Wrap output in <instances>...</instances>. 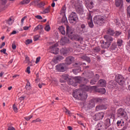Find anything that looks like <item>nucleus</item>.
<instances>
[{"mask_svg": "<svg viewBox=\"0 0 130 130\" xmlns=\"http://www.w3.org/2000/svg\"><path fill=\"white\" fill-rule=\"evenodd\" d=\"M93 22L96 25L102 26V25L105 23L104 16L102 15H96L93 18Z\"/></svg>", "mask_w": 130, "mask_h": 130, "instance_id": "obj_1", "label": "nucleus"}, {"mask_svg": "<svg viewBox=\"0 0 130 130\" xmlns=\"http://www.w3.org/2000/svg\"><path fill=\"white\" fill-rule=\"evenodd\" d=\"M78 15H77V13L75 12H72L69 15L68 20L70 24L75 25L77 23V21H78Z\"/></svg>", "mask_w": 130, "mask_h": 130, "instance_id": "obj_2", "label": "nucleus"}, {"mask_svg": "<svg viewBox=\"0 0 130 130\" xmlns=\"http://www.w3.org/2000/svg\"><path fill=\"white\" fill-rule=\"evenodd\" d=\"M73 96L74 98H76V99H80V100H86L87 98H88V94L87 93H77V91L74 92V93H73Z\"/></svg>", "mask_w": 130, "mask_h": 130, "instance_id": "obj_3", "label": "nucleus"}, {"mask_svg": "<svg viewBox=\"0 0 130 130\" xmlns=\"http://www.w3.org/2000/svg\"><path fill=\"white\" fill-rule=\"evenodd\" d=\"M115 80L120 86H123L124 85V77L122 75L119 74L116 75Z\"/></svg>", "mask_w": 130, "mask_h": 130, "instance_id": "obj_4", "label": "nucleus"}, {"mask_svg": "<svg viewBox=\"0 0 130 130\" xmlns=\"http://www.w3.org/2000/svg\"><path fill=\"white\" fill-rule=\"evenodd\" d=\"M57 46H58V44L56 43L50 47V52L53 54H58V52H59V49L58 48H56Z\"/></svg>", "mask_w": 130, "mask_h": 130, "instance_id": "obj_5", "label": "nucleus"}, {"mask_svg": "<svg viewBox=\"0 0 130 130\" xmlns=\"http://www.w3.org/2000/svg\"><path fill=\"white\" fill-rule=\"evenodd\" d=\"M56 69L58 72L63 73L66 71V63H61L56 66Z\"/></svg>", "mask_w": 130, "mask_h": 130, "instance_id": "obj_6", "label": "nucleus"}, {"mask_svg": "<svg viewBox=\"0 0 130 130\" xmlns=\"http://www.w3.org/2000/svg\"><path fill=\"white\" fill-rule=\"evenodd\" d=\"M74 32H75V29L69 27V25L66 26V34L69 36V37H72L74 35Z\"/></svg>", "mask_w": 130, "mask_h": 130, "instance_id": "obj_7", "label": "nucleus"}, {"mask_svg": "<svg viewBox=\"0 0 130 130\" xmlns=\"http://www.w3.org/2000/svg\"><path fill=\"white\" fill-rule=\"evenodd\" d=\"M104 115L105 114L103 112L98 113L93 116V119L94 120H100V119H103Z\"/></svg>", "mask_w": 130, "mask_h": 130, "instance_id": "obj_8", "label": "nucleus"}, {"mask_svg": "<svg viewBox=\"0 0 130 130\" xmlns=\"http://www.w3.org/2000/svg\"><path fill=\"white\" fill-rule=\"evenodd\" d=\"M74 80L76 83H79V84H81L82 81H85L86 84L89 83V80L85 78L81 77L80 76L75 77L74 78Z\"/></svg>", "mask_w": 130, "mask_h": 130, "instance_id": "obj_9", "label": "nucleus"}, {"mask_svg": "<svg viewBox=\"0 0 130 130\" xmlns=\"http://www.w3.org/2000/svg\"><path fill=\"white\" fill-rule=\"evenodd\" d=\"M97 88V86H89L87 85H83L82 90L83 91H86L87 92L92 91V90H95Z\"/></svg>", "mask_w": 130, "mask_h": 130, "instance_id": "obj_10", "label": "nucleus"}, {"mask_svg": "<svg viewBox=\"0 0 130 130\" xmlns=\"http://www.w3.org/2000/svg\"><path fill=\"white\" fill-rule=\"evenodd\" d=\"M117 114L118 116H121V117H125V116H126V112L124 111V109L120 108L118 110Z\"/></svg>", "mask_w": 130, "mask_h": 130, "instance_id": "obj_11", "label": "nucleus"}, {"mask_svg": "<svg viewBox=\"0 0 130 130\" xmlns=\"http://www.w3.org/2000/svg\"><path fill=\"white\" fill-rule=\"evenodd\" d=\"M107 129V127L105 125L101 124V123H98L95 126V130H106Z\"/></svg>", "mask_w": 130, "mask_h": 130, "instance_id": "obj_12", "label": "nucleus"}, {"mask_svg": "<svg viewBox=\"0 0 130 130\" xmlns=\"http://www.w3.org/2000/svg\"><path fill=\"white\" fill-rule=\"evenodd\" d=\"M101 46L102 48L105 49V48H109L110 46V43H108V42H104V41L102 40L101 41Z\"/></svg>", "mask_w": 130, "mask_h": 130, "instance_id": "obj_13", "label": "nucleus"}, {"mask_svg": "<svg viewBox=\"0 0 130 130\" xmlns=\"http://www.w3.org/2000/svg\"><path fill=\"white\" fill-rule=\"evenodd\" d=\"M104 38L107 42H108L110 44H111V42L113 41V38H112V37L108 35H105L104 36Z\"/></svg>", "mask_w": 130, "mask_h": 130, "instance_id": "obj_14", "label": "nucleus"}, {"mask_svg": "<svg viewBox=\"0 0 130 130\" xmlns=\"http://www.w3.org/2000/svg\"><path fill=\"white\" fill-rule=\"evenodd\" d=\"M75 60V58L73 56H68L66 58V64H72L73 61Z\"/></svg>", "mask_w": 130, "mask_h": 130, "instance_id": "obj_15", "label": "nucleus"}, {"mask_svg": "<svg viewBox=\"0 0 130 130\" xmlns=\"http://www.w3.org/2000/svg\"><path fill=\"white\" fill-rule=\"evenodd\" d=\"M73 38L74 39V40H76V41H79L80 42H82L83 40V38L78 34L73 35Z\"/></svg>", "mask_w": 130, "mask_h": 130, "instance_id": "obj_16", "label": "nucleus"}, {"mask_svg": "<svg viewBox=\"0 0 130 130\" xmlns=\"http://www.w3.org/2000/svg\"><path fill=\"white\" fill-rule=\"evenodd\" d=\"M60 42L61 44H62V45H64V44H66V43H70V39H69V38H68L66 37H63L61 38Z\"/></svg>", "mask_w": 130, "mask_h": 130, "instance_id": "obj_17", "label": "nucleus"}, {"mask_svg": "<svg viewBox=\"0 0 130 130\" xmlns=\"http://www.w3.org/2000/svg\"><path fill=\"white\" fill-rule=\"evenodd\" d=\"M108 87L109 89H116L117 88V85L114 81H111L109 83Z\"/></svg>", "mask_w": 130, "mask_h": 130, "instance_id": "obj_18", "label": "nucleus"}, {"mask_svg": "<svg viewBox=\"0 0 130 130\" xmlns=\"http://www.w3.org/2000/svg\"><path fill=\"white\" fill-rule=\"evenodd\" d=\"M87 107L89 108V109H92V108L95 107V101H94L93 99L89 101L87 105Z\"/></svg>", "mask_w": 130, "mask_h": 130, "instance_id": "obj_19", "label": "nucleus"}, {"mask_svg": "<svg viewBox=\"0 0 130 130\" xmlns=\"http://www.w3.org/2000/svg\"><path fill=\"white\" fill-rule=\"evenodd\" d=\"M106 34L110 36H114L115 31L112 28H108L106 31Z\"/></svg>", "mask_w": 130, "mask_h": 130, "instance_id": "obj_20", "label": "nucleus"}, {"mask_svg": "<svg viewBox=\"0 0 130 130\" xmlns=\"http://www.w3.org/2000/svg\"><path fill=\"white\" fill-rule=\"evenodd\" d=\"M98 84L101 87H105L106 86V80L100 79L98 82Z\"/></svg>", "mask_w": 130, "mask_h": 130, "instance_id": "obj_21", "label": "nucleus"}, {"mask_svg": "<svg viewBox=\"0 0 130 130\" xmlns=\"http://www.w3.org/2000/svg\"><path fill=\"white\" fill-rule=\"evenodd\" d=\"M94 90L95 92H99V93H101V94H105L106 93V90L105 88H97V87L96 89H94Z\"/></svg>", "mask_w": 130, "mask_h": 130, "instance_id": "obj_22", "label": "nucleus"}, {"mask_svg": "<svg viewBox=\"0 0 130 130\" xmlns=\"http://www.w3.org/2000/svg\"><path fill=\"white\" fill-rule=\"evenodd\" d=\"M60 52L62 53V54H63V55H67V54L70 52V50L67 48H62L60 50Z\"/></svg>", "mask_w": 130, "mask_h": 130, "instance_id": "obj_23", "label": "nucleus"}, {"mask_svg": "<svg viewBox=\"0 0 130 130\" xmlns=\"http://www.w3.org/2000/svg\"><path fill=\"white\" fill-rule=\"evenodd\" d=\"M116 125L118 126H123L124 125V121L122 119L119 120L117 121Z\"/></svg>", "mask_w": 130, "mask_h": 130, "instance_id": "obj_24", "label": "nucleus"}, {"mask_svg": "<svg viewBox=\"0 0 130 130\" xmlns=\"http://www.w3.org/2000/svg\"><path fill=\"white\" fill-rule=\"evenodd\" d=\"M58 30L62 35H66V30H64V27H63V26H59Z\"/></svg>", "mask_w": 130, "mask_h": 130, "instance_id": "obj_25", "label": "nucleus"}, {"mask_svg": "<svg viewBox=\"0 0 130 130\" xmlns=\"http://www.w3.org/2000/svg\"><path fill=\"white\" fill-rule=\"evenodd\" d=\"M115 6L117 8L120 7V5L123 4V0H115Z\"/></svg>", "mask_w": 130, "mask_h": 130, "instance_id": "obj_26", "label": "nucleus"}, {"mask_svg": "<svg viewBox=\"0 0 130 130\" xmlns=\"http://www.w3.org/2000/svg\"><path fill=\"white\" fill-rule=\"evenodd\" d=\"M62 59H63V57H62V56H58L53 60V62H54V63H56L57 61H60L61 60H62Z\"/></svg>", "mask_w": 130, "mask_h": 130, "instance_id": "obj_27", "label": "nucleus"}, {"mask_svg": "<svg viewBox=\"0 0 130 130\" xmlns=\"http://www.w3.org/2000/svg\"><path fill=\"white\" fill-rule=\"evenodd\" d=\"M105 127H109L110 125H111V124L110 123V119L107 118V119L105 120Z\"/></svg>", "mask_w": 130, "mask_h": 130, "instance_id": "obj_28", "label": "nucleus"}, {"mask_svg": "<svg viewBox=\"0 0 130 130\" xmlns=\"http://www.w3.org/2000/svg\"><path fill=\"white\" fill-rule=\"evenodd\" d=\"M81 58L82 59H84V60H86V61L88 62V63H90V62H91V59L90 58V57H88L87 56H86V55L82 56H81Z\"/></svg>", "mask_w": 130, "mask_h": 130, "instance_id": "obj_29", "label": "nucleus"}, {"mask_svg": "<svg viewBox=\"0 0 130 130\" xmlns=\"http://www.w3.org/2000/svg\"><path fill=\"white\" fill-rule=\"evenodd\" d=\"M121 34H122V31L120 30H116L115 31V34L114 35V37L116 38L117 37L120 36Z\"/></svg>", "mask_w": 130, "mask_h": 130, "instance_id": "obj_30", "label": "nucleus"}, {"mask_svg": "<svg viewBox=\"0 0 130 130\" xmlns=\"http://www.w3.org/2000/svg\"><path fill=\"white\" fill-rule=\"evenodd\" d=\"M86 76L88 79H91V78H93V77H94V72L92 71H89L87 73Z\"/></svg>", "mask_w": 130, "mask_h": 130, "instance_id": "obj_31", "label": "nucleus"}, {"mask_svg": "<svg viewBox=\"0 0 130 130\" xmlns=\"http://www.w3.org/2000/svg\"><path fill=\"white\" fill-rule=\"evenodd\" d=\"M80 66H82V63L78 62L73 64L74 68H77L78 70H81Z\"/></svg>", "mask_w": 130, "mask_h": 130, "instance_id": "obj_32", "label": "nucleus"}, {"mask_svg": "<svg viewBox=\"0 0 130 130\" xmlns=\"http://www.w3.org/2000/svg\"><path fill=\"white\" fill-rule=\"evenodd\" d=\"M42 29H43V25H38L34 29V32H36V31H37V30H42Z\"/></svg>", "mask_w": 130, "mask_h": 130, "instance_id": "obj_33", "label": "nucleus"}, {"mask_svg": "<svg viewBox=\"0 0 130 130\" xmlns=\"http://www.w3.org/2000/svg\"><path fill=\"white\" fill-rule=\"evenodd\" d=\"M123 41L122 39H118L117 41V44L118 46L120 47L122 46Z\"/></svg>", "mask_w": 130, "mask_h": 130, "instance_id": "obj_34", "label": "nucleus"}, {"mask_svg": "<svg viewBox=\"0 0 130 130\" xmlns=\"http://www.w3.org/2000/svg\"><path fill=\"white\" fill-rule=\"evenodd\" d=\"M93 100L96 103H101L103 101V100L100 98H93Z\"/></svg>", "mask_w": 130, "mask_h": 130, "instance_id": "obj_35", "label": "nucleus"}, {"mask_svg": "<svg viewBox=\"0 0 130 130\" xmlns=\"http://www.w3.org/2000/svg\"><path fill=\"white\" fill-rule=\"evenodd\" d=\"M89 28H94V23H93V20L87 21Z\"/></svg>", "mask_w": 130, "mask_h": 130, "instance_id": "obj_36", "label": "nucleus"}, {"mask_svg": "<svg viewBox=\"0 0 130 130\" xmlns=\"http://www.w3.org/2000/svg\"><path fill=\"white\" fill-rule=\"evenodd\" d=\"M95 110L96 111H100V110H102V105H99L96 106Z\"/></svg>", "mask_w": 130, "mask_h": 130, "instance_id": "obj_37", "label": "nucleus"}, {"mask_svg": "<svg viewBox=\"0 0 130 130\" xmlns=\"http://www.w3.org/2000/svg\"><path fill=\"white\" fill-rule=\"evenodd\" d=\"M101 50L100 47H95L93 49L94 52H99Z\"/></svg>", "mask_w": 130, "mask_h": 130, "instance_id": "obj_38", "label": "nucleus"}, {"mask_svg": "<svg viewBox=\"0 0 130 130\" xmlns=\"http://www.w3.org/2000/svg\"><path fill=\"white\" fill-rule=\"evenodd\" d=\"M61 78L63 80H67V79H69V75L63 74L61 75Z\"/></svg>", "mask_w": 130, "mask_h": 130, "instance_id": "obj_39", "label": "nucleus"}, {"mask_svg": "<svg viewBox=\"0 0 130 130\" xmlns=\"http://www.w3.org/2000/svg\"><path fill=\"white\" fill-rule=\"evenodd\" d=\"M87 19V22L90 21H93V20L92 19V15H91V13H89L88 14Z\"/></svg>", "mask_w": 130, "mask_h": 130, "instance_id": "obj_40", "label": "nucleus"}, {"mask_svg": "<svg viewBox=\"0 0 130 130\" xmlns=\"http://www.w3.org/2000/svg\"><path fill=\"white\" fill-rule=\"evenodd\" d=\"M64 109L66 110L65 112L67 114V115H69V116H71L72 115V112H71V111L68 110L66 108H64Z\"/></svg>", "mask_w": 130, "mask_h": 130, "instance_id": "obj_41", "label": "nucleus"}, {"mask_svg": "<svg viewBox=\"0 0 130 130\" xmlns=\"http://www.w3.org/2000/svg\"><path fill=\"white\" fill-rule=\"evenodd\" d=\"M30 3V0H23L22 2H21L22 5H27Z\"/></svg>", "mask_w": 130, "mask_h": 130, "instance_id": "obj_42", "label": "nucleus"}, {"mask_svg": "<svg viewBox=\"0 0 130 130\" xmlns=\"http://www.w3.org/2000/svg\"><path fill=\"white\" fill-rule=\"evenodd\" d=\"M128 126V123H125V125H123V127L120 130H126V129H127V126Z\"/></svg>", "mask_w": 130, "mask_h": 130, "instance_id": "obj_43", "label": "nucleus"}, {"mask_svg": "<svg viewBox=\"0 0 130 130\" xmlns=\"http://www.w3.org/2000/svg\"><path fill=\"white\" fill-rule=\"evenodd\" d=\"M127 17L130 18V6L127 8Z\"/></svg>", "mask_w": 130, "mask_h": 130, "instance_id": "obj_44", "label": "nucleus"}, {"mask_svg": "<svg viewBox=\"0 0 130 130\" xmlns=\"http://www.w3.org/2000/svg\"><path fill=\"white\" fill-rule=\"evenodd\" d=\"M45 31H47V32H48L49 31H50V26H49V24H47L45 27Z\"/></svg>", "mask_w": 130, "mask_h": 130, "instance_id": "obj_45", "label": "nucleus"}, {"mask_svg": "<svg viewBox=\"0 0 130 130\" xmlns=\"http://www.w3.org/2000/svg\"><path fill=\"white\" fill-rule=\"evenodd\" d=\"M108 108V105H102V110H106Z\"/></svg>", "mask_w": 130, "mask_h": 130, "instance_id": "obj_46", "label": "nucleus"}, {"mask_svg": "<svg viewBox=\"0 0 130 130\" xmlns=\"http://www.w3.org/2000/svg\"><path fill=\"white\" fill-rule=\"evenodd\" d=\"M100 78V76L98 74H95V75L94 76V78H93V79H94L96 82L98 81V80H99Z\"/></svg>", "mask_w": 130, "mask_h": 130, "instance_id": "obj_47", "label": "nucleus"}, {"mask_svg": "<svg viewBox=\"0 0 130 130\" xmlns=\"http://www.w3.org/2000/svg\"><path fill=\"white\" fill-rule=\"evenodd\" d=\"M96 83H97V81H96V80H94V79H92L90 81V84L91 85H95L96 84Z\"/></svg>", "mask_w": 130, "mask_h": 130, "instance_id": "obj_48", "label": "nucleus"}, {"mask_svg": "<svg viewBox=\"0 0 130 130\" xmlns=\"http://www.w3.org/2000/svg\"><path fill=\"white\" fill-rule=\"evenodd\" d=\"M32 40H30V39H27V40H26L25 41V44L26 45H28V44H30V43H32Z\"/></svg>", "mask_w": 130, "mask_h": 130, "instance_id": "obj_49", "label": "nucleus"}, {"mask_svg": "<svg viewBox=\"0 0 130 130\" xmlns=\"http://www.w3.org/2000/svg\"><path fill=\"white\" fill-rule=\"evenodd\" d=\"M68 84L69 85H72V86H76V85H75V82H74L73 80H69Z\"/></svg>", "mask_w": 130, "mask_h": 130, "instance_id": "obj_50", "label": "nucleus"}, {"mask_svg": "<svg viewBox=\"0 0 130 130\" xmlns=\"http://www.w3.org/2000/svg\"><path fill=\"white\" fill-rule=\"evenodd\" d=\"M13 109L14 111L16 113L18 112V108L16 106V105L14 104L13 106Z\"/></svg>", "mask_w": 130, "mask_h": 130, "instance_id": "obj_51", "label": "nucleus"}, {"mask_svg": "<svg viewBox=\"0 0 130 130\" xmlns=\"http://www.w3.org/2000/svg\"><path fill=\"white\" fill-rule=\"evenodd\" d=\"M40 36L38 35H36L34 37V41H37V40H39Z\"/></svg>", "mask_w": 130, "mask_h": 130, "instance_id": "obj_52", "label": "nucleus"}, {"mask_svg": "<svg viewBox=\"0 0 130 130\" xmlns=\"http://www.w3.org/2000/svg\"><path fill=\"white\" fill-rule=\"evenodd\" d=\"M50 9V6H48V7L46 8V9L44 11V13H45V14L47 13H49Z\"/></svg>", "mask_w": 130, "mask_h": 130, "instance_id": "obj_53", "label": "nucleus"}, {"mask_svg": "<svg viewBox=\"0 0 130 130\" xmlns=\"http://www.w3.org/2000/svg\"><path fill=\"white\" fill-rule=\"evenodd\" d=\"M32 117H33V116L30 115L29 116L25 117L24 118L28 121L30 120V119H31V118H32Z\"/></svg>", "mask_w": 130, "mask_h": 130, "instance_id": "obj_54", "label": "nucleus"}, {"mask_svg": "<svg viewBox=\"0 0 130 130\" xmlns=\"http://www.w3.org/2000/svg\"><path fill=\"white\" fill-rule=\"evenodd\" d=\"M38 6L40 7V8H42L43 7H44V6H45V3L44 2H41Z\"/></svg>", "mask_w": 130, "mask_h": 130, "instance_id": "obj_55", "label": "nucleus"}, {"mask_svg": "<svg viewBox=\"0 0 130 130\" xmlns=\"http://www.w3.org/2000/svg\"><path fill=\"white\" fill-rule=\"evenodd\" d=\"M41 119H39V118H37L36 120H34L32 121V122H41Z\"/></svg>", "mask_w": 130, "mask_h": 130, "instance_id": "obj_56", "label": "nucleus"}, {"mask_svg": "<svg viewBox=\"0 0 130 130\" xmlns=\"http://www.w3.org/2000/svg\"><path fill=\"white\" fill-rule=\"evenodd\" d=\"M79 71H80V70H79V69L73 70V72L74 74H75V75H77L78 73H79Z\"/></svg>", "mask_w": 130, "mask_h": 130, "instance_id": "obj_57", "label": "nucleus"}, {"mask_svg": "<svg viewBox=\"0 0 130 130\" xmlns=\"http://www.w3.org/2000/svg\"><path fill=\"white\" fill-rule=\"evenodd\" d=\"M7 24H9V25H12L13 24V21H12V18H9L8 19V21H7Z\"/></svg>", "mask_w": 130, "mask_h": 130, "instance_id": "obj_58", "label": "nucleus"}, {"mask_svg": "<svg viewBox=\"0 0 130 130\" xmlns=\"http://www.w3.org/2000/svg\"><path fill=\"white\" fill-rule=\"evenodd\" d=\"M29 61H30V60L29 59V57H28V56H26L25 62L27 63V62H29Z\"/></svg>", "mask_w": 130, "mask_h": 130, "instance_id": "obj_59", "label": "nucleus"}, {"mask_svg": "<svg viewBox=\"0 0 130 130\" xmlns=\"http://www.w3.org/2000/svg\"><path fill=\"white\" fill-rule=\"evenodd\" d=\"M35 18H36V19H38V20H42V17L40 15H37L35 16Z\"/></svg>", "mask_w": 130, "mask_h": 130, "instance_id": "obj_60", "label": "nucleus"}, {"mask_svg": "<svg viewBox=\"0 0 130 130\" xmlns=\"http://www.w3.org/2000/svg\"><path fill=\"white\" fill-rule=\"evenodd\" d=\"M41 58V57H38L36 58V63H38V62H39V61H40Z\"/></svg>", "mask_w": 130, "mask_h": 130, "instance_id": "obj_61", "label": "nucleus"}, {"mask_svg": "<svg viewBox=\"0 0 130 130\" xmlns=\"http://www.w3.org/2000/svg\"><path fill=\"white\" fill-rule=\"evenodd\" d=\"M6 51H7V49L5 48L2 49L0 50V52L2 53H6Z\"/></svg>", "mask_w": 130, "mask_h": 130, "instance_id": "obj_62", "label": "nucleus"}, {"mask_svg": "<svg viewBox=\"0 0 130 130\" xmlns=\"http://www.w3.org/2000/svg\"><path fill=\"white\" fill-rule=\"evenodd\" d=\"M12 48L13 50L16 49V48H17V46H16V44L13 43L12 45Z\"/></svg>", "mask_w": 130, "mask_h": 130, "instance_id": "obj_63", "label": "nucleus"}, {"mask_svg": "<svg viewBox=\"0 0 130 130\" xmlns=\"http://www.w3.org/2000/svg\"><path fill=\"white\" fill-rule=\"evenodd\" d=\"M8 130H16V128L13 126H9L8 127Z\"/></svg>", "mask_w": 130, "mask_h": 130, "instance_id": "obj_64", "label": "nucleus"}]
</instances>
